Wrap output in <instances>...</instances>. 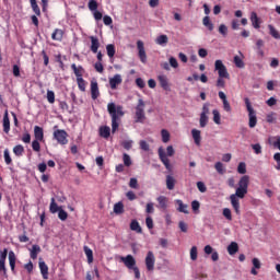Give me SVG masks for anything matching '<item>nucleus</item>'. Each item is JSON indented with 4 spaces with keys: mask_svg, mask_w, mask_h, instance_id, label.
<instances>
[{
    "mask_svg": "<svg viewBox=\"0 0 280 280\" xmlns=\"http://www.w3.org/2000/svg\"><path fill=\"white\" fill-rule=\"evenodd\" d=\"M248 183H250V177L248 175L243 176L238 182L235 194L230 196L231 205L236 215H240V199L237 198H244L248 194Z\"/></svg>",
    "mask_w": 280,
    "mask_h": 280,
    "instance_id": "nucleus-1",
    "label": "nucleus"
},
{
    "mask_svg": "<svg viewBox=\"0 0 280 280\" xmlns=\"http://www.w3.org/2000/svg\"><path fill=\"white\" fill-rule=\"evenodd\" d=\"M107 110L112 117V132H117V129L119 128V119L124 117V107L120 105H115V103H109L107 105Z\"/></svg>",
    "mask_w": 280,
    "mask_h": 280,
    "instance_id": "nucleus-2",
    "label": "nucleus"
},
{
    "mask_svg": "<svg viewBox=\"0 0 280 280\" xmlns=\"http://www.w3.org/2000/svg\"><path fill=\"white\" fill-rule=\"evenodd\" d=\"M120 260L125 264V266L129 270H133L136 279H139L140 271H139V268L135 267L137 266V261L135 260V257H132V255H128L127 257H121Z\"/></svg>",
    "mask_w": 280,
    "mask_h": 280,
    "instance_id": "nucleus-3",
    "label": "nucleus"
},
{
    "mask_svg": "<svg viewBox=\"0 0 280 280\" xmlns=\"http://www.w3.org/2000/svg\"><path fill=\"white\" fill-rule=\"evenodd\" d=\"M245 105L249 117V128H255V126H257V114L255 113V109L253 108L248 97L245 98Z\"/></svg>",
    "mask_w": 280,
    "mask_h": 280,
    "instance_id": "nucleus-4",
    "label": "nucleus"
},
{
    "mask_svg": "<svg viewBox=\"0 0 280 280\" xmlns=\"http://www.w3.org/2000/svg\"><path fill=\"white\" fill-rule=\"evenodd\" d=\"M214 70L218 71L219 78H225V80H229L231 78V74H229L226 66H224V62H222V60L220 59L215 60Z\"/></svg>",
    "mask_w": 280,
    "mask_h": 280,
    "instance_id": "nucleus-5",
    "label": "nucleus"
},
{
    "mask_svg": "<svg viewBox=\"0 0 280 280\" xmlns=\"http://www.w3.org/2000/svg\"><path fill=\"white\" fill-rule=\"evenodd\" d=\"M158 154L160 156V161H162L167 172H172V164L170 163V159L167 158V154L165 153V150L162 147L159 148Z\"/></svg>",
    "mask_w": 280,
    "mask_h": 280,
    "instance_id": "nucleus-6",
    "label": "nucleus"
},
{
    "mask_svg": "<svg viewBox=\"0 0 280 280\" xmlns=\"http://www.w3.org/2000/svg\"><path fill=\"white\" fill-rule=\"evenodd\" d=\"M155 262H156V258L154 257V253L148 252L144 264H145L147 270L149 272L154 271V264Z\"/></svg>",
    "mask_w": 280,
    "mask_h": 280,
    "instance_id": "nucleus-7",
    "label": "nucleus"
},
{
    "mask_svg": "<svg viewBox=\"0 0 280 280\" xmlns=\"http://www.w3.org/2000/svg\"><path fill=\"white\" fill-rule=\"evenodd\" d=\"M54 137L57 139L58 143L61 145H67V131L58 129L54 132Z\"/></svg>",
    "mask_w": 280,
    "mask_h": 280,
    "instance_id": "nucleus-8",
    "label": "nucleus"
},
{
    "mask_svg": "<svg viewBox=\"0 0 280 280\" xmlns=\"http://www.w3.org/2000/svg\"><path fill=\"white\" fill-rule=\"evenodd\" d=\"M39 270L44 279H49V267L43 261V258H39Z\"/></svg>",
    "mask_w": 280,
    "mask_h": 280,
    "instance_id": "nucleus-9",
    "label": "nucleus"
},
{
    "mask_svg": "<svg viewBox=\"0 0 280 280\" xmlns=\"http://www.w3.org/2000/svg\"><path fill=\"white\" fill-rule=\"evenodd\" d=\"M8 258V248H4L0 254V272L5 275V259Z\"/></svg>",
    "mask_w": 280,
    "mask_h": 280,
    "instance_id": "nucleus-10",
    "label": "nucleus"
},
{
    "mask_svg": "<svg viewBox=\"0 0 280 280\" xmlns=\"http://www.w3.org/2000/svg\"><path fill=\"white\" fill-rule=\"evenodd\" d=\"M91 95L92 100H97V97H100V88L97 86V81L91 82Z\"/></svg>",
    "mask_w": 280,
    "mask_h": 280,
    "instance_id": "nucleus-11",
    "label": "nucleus"
},
{
    "mask_svg": "<svg viewBox=\"0 0 280 280\" xmlns=\"http://www.w3.org/2000/svg\"><path fill=\"white\" fill-rule=\"evenodd\" d=\"M156 201H158V209H163V210H165V209H167V202H170V199H167V197H165V196H160V197H158L156 198Z\"/></svg>",
    "mask_w": 280,
    "mask_h": 280,
    "instance_id": "nucleus-12",
    "label": "nucleus"
},
{
    "mask_svg": "<svg viewBox=\"0 0 280 280\" xmlns=\"http://www.w3.org/2000/svg\"><path fill=\"white\" fill-rule=\"evenodd\" d=\"M158 80L160 82V86H162L164 91H170V83L167 82V77L165 74L159 75Z\"/></svg>",
    "mask_w": 280,
    "mask_h": 280,
    "instance_id": "nucleus-13",
    "label": "nucleus"
},
{
    "mask_svg": "<svg viewBox=\"0 0 280 280\" xmlns=\"http://www.w3.org/2000/svg\"><path fill=\"white\" fill-rule=\"evenodd\" d=\"M250 22L255 30H259L261 27V22L259 21V18L257 16V13L252 12L250 14Z\"/></svg>",
    "mask_w": 280,
    "mask_h": 280,
    "instance_id": "nucleus-14",
    "label": "nucleus"
},
{
    "mask_svg": "<svg viewBox=\"0 0 280 280\" xmlns=\"http://www.w3.org/2000/svg\"><path fill=\"white\" fill-rule=\"evenodd\" d=\"M90 40H91V51H93V54H97V49H100V39H97V37L95 36H90Z\"/></svg>",
    "mask_w": 280,
    "mask_h": 280,
    "instance_id": "nucleus-15",
    "label": "nucleus"
},
{
    "mask_svg": "<svg viewBox=\"0 0 280 280\" xmlns=\"http://www.w3.org/2000/svg\"><path fill=\"white\" fill-rule=\"evenodd\" d=\"M121 84V75L116 74L109 80L110 89H117V85Z\"/></svg>",
    "mask_w": 280,
    "mask_h": 280,
    "instance_id": "nucleus-16",
    "label": "nucleus"
},
{
    "mask_svg": "<svg viewBox=\"0 0 280 280\" xmlns=\"http://www.w3.org/2000/svg\"><path fill=\"white\" fill-rule=\"evenodd\" d=\"M240 252V245L236 242H232L229 246H228V253L229 255H236V253Z\"/></svg>",
    "mask_w": 280,
    "mask_h": 280,
    "instance_id": "nucleus-17",
    "label": "nucleus"
},
{
    "mask_svg": "<svg viewBox=\"0 0 280 280\" xmlns=\"http://www.w3.org/2000/svg\"><path fill=\"white\" fill-rule=\"evenodd\" d=\"M175 202L178 205L177 211H179V213H189V210H187L188 206L183 203V200L176 199Z\"/></svg>",
    "mask_w": 280,
    "mask_h": 280,
    "instance_id": "nucleus-18",
    "label": "nucleus"
},
{
    "mask_svg": "<svg viewBox=\"0 0 280 280\" xmlns=\"http://www.w3.org/2000/svg\"><path fill=\"white\" fill-rule=\"evenodd\" d=\"M155 43L156 45H161V47H165V45L170 43V38L167 37V35H160L156 37Z\"/></svg>",
    "mask_w": 280,
    "mask_h": 280,
    "instance_id": "nucleus-19",
    "label": "nucleus"
},
{
    "mask_svg": "<svg viewBox=\"0 0 280 280\" xmlns=\"http://www.w3.org/2000/svg\"><path fill=\"white\" fill-rule=\"evenodd\" d=\"M191 136H192V139H194L196 145H200V141H202V137L200 136V130L192 129Z\"/></svg>",
    "mask_w": 280,
    "mask_h": 280,
    "instance_id": "nucleus-20",
    "label": "nucleus"
},
{
    "mask_svg": "<svg viewBox=\"0 0 280 280\" xmlns=\"http://www.w3.org/2000/svg\"><path fill=\"white\" fill-rule=\"evenodd\" d=\"M34 137L36 141H43L45 135L43 133V128L35 126L34 128Z\"/></svg>",
    "mask_w": 280,
    "mask_h": 280,
    "instance_id": "nucleus-21",
    "label": "nucleus"
},
{
    "mask_svg": "<svg viewBox=\"0 0 280 280\" xmlns=\"http://www.w3.org/2000/svg\"><path fill=\"white\" fill-rule=\"evenodd\" d=\"M176 186V179L172 175L166 176V188L172 191L174 187Z\"/></svg>",
    "mask_w": 280,
    "mask_h": 280,
    "instance_id": "nucleus-22",
    "label": "nucleus"
},
{
    "mask_svg": "<svg viewBox=\"0 0 280 280\" xmlns=\"http://www.w3.org/2000/svg\"><path fill=\"white\" fill-rule=\"evenodd\" d=\"M3 132H5V135L10 132V117H8V112H5L3 116Z\"/></svg>",
    "mask_w": 280,
    "mask_h": 280,
    "instance_id": "nucleus-23",
    "label": "nucleus"
},
{
    "mask_svg": "<svg viewBox=\"0 0 280 280\" xmlns=\"http://www.w3.org/2000/svg\"><path fill=\"white\" fill-rule=\"evenodd\" d=\"M100 135L103 137V139H108L110 137V127L103 126L100 128Z\"/></svg>",
    "mask_w": 280,
    "mask_h": 280,
    "instance_id": "nucleus-24",
    "label": "nucleus"
},
{
    "mask_svg": "<svg viewBox=\"0 0 280 280\" xmlns=\"http://www.w3.org/2000/svg\"><path fill=\"white\" fill-rule=\"evenodd\" d=\"M62 36H65V32L60 28H56L51 35L52 40H62Z\"/></svg>",
    "mask_w": 280,
    "mask_h": 280,
    "instance_id": "nucleus-25",
    "label": "nucleus"
},
{
    "mask_svg": "<svg viewBox=\"0 0 280 280\" xmlns=\"http://www.w3.org/2000/svg\"><path fill=\"white\" fill-rule=\"evenodd\" d=\"M202 24L205 25V27H207V30H209V32H213L214 26L211 23V18H209V15L202 19Z\"/></svg>",
    "mask_w": 280,
    "mask_h": 280,
    "instance_id": "nucleus-26",
    "label": "nucleus"
},
{
    "mask_svg": "<svg viewBox=\"0 0 280 280\" xmlns=\"http://www.w3.org/2000/svg\"><path fill=\"white\" fill-rule=\"evenodd\" d=\"M268 30H269V34H270V36H272V38H276L277 40L280 39L279 31H277V28H275L273 25L269 24Z\"/></svg>",
    "mask_w": 280,
    "mask_h": 280,
    "instance_id": "nucleus-27",
    "label": "nucleus"
},
{
    "mask_svg": "<svg viewBox=\"0 0 280 280\" xmlns=\"http://www.w3.org/2000/svg\"><path fill=\"white\" fill-rule=\"evenodd\" d=\"M9 264H10L11 270H14L16 266V255H14V252H9Z\"/></svg>",
    "mask_w": 280,
    "mask_h": 280,
    "instance_id": "nucleus-28",
    "label": "nucleus"
},
{
    "mask_svg": "<svg viewBox=\"0 0 280 280\" xmlns=\"http://www.w3.org/2000/svg\"><path fill=\"white\" fill-rule=\"evenodd\" d=\"M83 250L88 257V264H93V250L89 246H84Z\"/></svg>",
    "mask_w": 280,
    "mask_h": 280,
    "instance_id": "nucleus-29",
    "label": "nucleus"
},
{
    "mask_svg": "<svg viewBox=\"0 0 280 280\" xmlns=\"http://www.w3.org/2000/svg\"><path fill=\"white\" fill-rule=\"evenodd\" d=\"M114 213H116V215L124 213V203L121 201L114 205Z\"/></svg>",
    "mask_w": 280,
    "mask_h": 280,
    "instance_id": "nucleus-30",
    "label": "nucleus"
},
{
    "mask_svg": "<svg viewBox=\"0 0 280 280\" xmlns=\"http://www.w3.org/2000/svg\"><path fill=\"white\" fill-rule=\"evenodd\" d=\"M207 124H209V116H207L205 114H200V119H199L200 128H206Z\"/></svg>",
    "mask_w": 280,
    "mask_h": 280,
    "instance_id": "nucleus-31",
    "label": "nucleus"
},
{
    "mask_svg": "<svg viewBox=\"0 0 280 280\" xmlns=\"http://www.w3.org/2000/svg\"><path fill=\"white\" fill-rule=\"evenodd\" d=\"M38 253H40V246L33 245L32 250H31V258L36 259L38 257Z\"/></svg>",
    "mask_w": 280,
    "mask_h": 280,
    "instance_id": "nucleus-32",
    "label": "nucleus"
},
{
    "mask_svg": "<svg viewBox=\"0 0 280 280\" xmlns=\"http://www.w3.org/2000/svg\"><path fill=\"white\" fill-rule=\"evenodd\" d=\"M50 213H58V211L61 209L60 207H58V203H56V199L51 198V202H50Z\"/></svg>",
    "mask_w": 280,
    "mask_h": 280,
    "instance_id": "nucleus-33",
    "label": "nucleus"
},
{
    "mask_svg": "<svg viewBox=\"0 0 280 280\" xmlns=\"http://www.w3.org/2000/svg\"><path fill=\"white\" fill-rule=\"evenodd\" d=\"M212 115H213V121L214 124H217V126H220V124H222L221 121V116H220V112L218 109H213L212 110Z\"/></svg>",
    "mask_w": 280,
    "mask_h": 280,
    "instance_id": "nucleus-34",
    "label": "nucleus"
},
{
    "mask_svg": "<svg viewBox=\"0 0 280 280\" xmlns=\"http://www.w3.org/2000/svg\"><path fill=\"white\" fill-rule=\"evenodd\" d=\"M71 69L74 71L77 80H79V78H82V67L78 68V66H75V63H72Z\"/></svg>",
    "mask_w": 280,
    "mask_h": 280,
    "instance_id": "nucleus-35",
    "label": "nucleus"
},
{
    "mask_svg": "<svg viewBox=\"0 0 280 280\" xmlns=\"http://www.w3.org/2000/svg\"><path fill=\"white\" fill-rule=\"evenodd\" d=\"M234 65L237 69H244V60L240 56H234Z\"/></svg>",
    "mask_w": 280,
    "mask_h": 280,
    "instance_id": "nucleus-36",
    "label": "nucleus"
},
{
    "mask_svg": "<svg viewBox=\"0 0 280 280\" xmlns=\"http://www.w3.org/2000/svg\"><path fill=\"white\" fill-rule=\"evenodd\" d=\"M131 231H136L137 233H141V226L137 220L131 221L130 223Z\"/></svg>",
    "mask_w": 280,
    "mask_h": 280,
    "instance_id": "nucleus-37",
    "label": "nucleus"
},
{
    "mask_svg": "<svg viewBox=\"0 0 280 280\" xmlns=\"http://www.w3.org/2000/svg\"><path fill=\"white\" fill-rule=\"evenodd\" d=\"M106 51H107V56H108L109 58H113V57L115 56V45L108 44V45L106 46Z\"/></svg>",
    "mask_w": 280,
    "mask_h": 280,
    "instance_id": "nucleus-38",
    "label": "nucleus"
},
{
    "mask_svg": "<svg viewBox=\"0 0 280 280\" xmlns=\"http://www.w3.org/2000/svg\"><path fill=\"white\" fill-rule=\"evenodd\" d=\"M122 161L126 167H130V165H132V160L130 159V155H128V153H124Z\"/></svg>",
    "mask_w": 280,
    "mask_h": 280,
    "instance_id": "nucleus-39",
    "label": "nucleus"
},
{
    "mask_svg": "<svg viewBox=\"0 0 280 280\" xmlns=\"http://www.w3.org/2000/svg\"><path fill=\"white\" fill-rule=\"evenodd\" d=\"M190 259L192 261H196V259H198V247L197 246H192L190 248Z\"/></svg>",
    "mask_w": 280,
    "mask_h": 280,
    "instance_id": "nucleus-40",
    "label": "nucleus"
},
{
    "mask_svg": "<svg viewBox=\"0 0 280 280\" xmlns=\"http://www.w3.org/2000/svg\"><path fill=\"white\" fill-rule=\"evenodd\" d=\"M219 33L222 35L223 38H226L229 34V27H226L224 24H221L219 26Z\"/></svg>",
    "mask_w": 280,
    "mask_h": 280,
    "instance_id": "nucleus-41",
    "label": "nucleus"
},
{
    "mask_svg": "<svg viewBox=\"0 0 280 280\" xmlns=\"http://www.w3.org/2000/svg\"><path fill=\"white\" fill-rule=\"evenodd\" d=\"M13 152L16 156H21V154H23V152H25V149L23 148V145L18 144L13 148Z\"/></svg>",
    "mask_w": 280,
    "mask_h": 280,
    "instance_id": "nucleus-42",
    "label": "nucleus"
},
{
    "mask_svg": "<svg viewBox=\"0 0 280 280\" xmlns=\"http://www.w3.org/2000/svg\"><path fill=\"white\" fill-rule=\"evenodd\" d=\"M77 82L80 91H83V92L86 91V82L84 81L83 78L77 79Z\"/></svg>",
    "mask_w": 280,
    "mask_h": 280,
    "instance_id": "nucleus-43",
    "label": "nucleus"
},
{
    "mask_svg": "<svg viewBox=\"0 0 280 280\" xmlns=\"http://www.w3.org/2000/svg\"><path fill=\"white\" fill-rule=\"evenodd\" d=\"M161 135L163 143H167L170 141V131L162 129Z\"/></svg>",
    "mask_w": 280,
    "mask_h": 280,
    "instance_id": "nucleus-44",
    "label": "nucleus"
},
{
    "mask_svg": "<svg viewBox=\"0 0 280 280\" xmlns=\"http://www.w3.org/2000/svg\"><path fill=\"white\" fill-rule=\"evenodd\" d=\"M214 170H217L218 174H224V164H222V162H217L214 164Z\"/></svg>",
    "mask_w": 280,
    "mask_h": 280,
    "instance_id": "nucleus-45",
    "label": "nucleus"
},
{
    "mask_svg": "<svg viewBox=\"0 0 280 280\" xmlns=\"http://www.w3.org/2000/svg\"><path fill=\"white\" fill-rule=\"evenodd\" d=\"M145 225L148 229L152 230L154 229V220L152 219L151 215H148L145 219Z\"/></svg>",
    "mask_w": 280,
    "mask_h": 280,
    "instance_id": "nucleus-46",
    "label": "nucleus"
},
{
    "mask_svg": "<svg viewBox=\"0 0 280 280\" xmlns=\"http://www.w3.org/2000/svg\"><path fill=\"white\" fill-rule=\"evenodd\" d=\"M224 77H219L217 80L218 89H224L226 86V82L224 81Z\"/></svg>",
    "mask_w": 280,
    "mask_h": 280,
    "instance_id": "nucleus-47",
    "label": "nucleus"
},
{
    "mask_svg": "<svg viewBox=\"0 0 280 280\" xmlns=\"http://www.w3.org/2000/svg\"><path fill=\"white\" fill-rule=\"evenodd\" d=\"M129 187L131 189H139V182L137 180V178H135V177L130 178Z\"/></svg>",
    "mask_w": 280,
    "mask_h": 280,
    "instance_id": "nucleus-48",
    "label": "nucleus"
},
{
    "mask_svg": "<svg viewBox=\"0 0 280 280\" xmlns=\"http://www.w3.org/2000/svg\"><path fill=\"white\" fill-rule=\"evenodd\" d=\"M47 101L49 102V104H54V102H56V94L54 93V91L47 92Z\"/></svg>",
    "mask_w": 280,
    "mask_h": 280,
    "instance_id": "nucleus-49",
    "label": "nucleus"
},
{
    "mask_svg": "<svg viewBox=\"0 0 280 280\" xmlns=\"http://www.w3.org/2000/svg\"><path fill=\"white\" fill-rule=\"evenodd\" d=\"M191 209L195 213H198L200 211V201L194 200L191 202Z\"/></svg>",
    "mask_w": 280,
    "mask_h": 280,
    "instance_id": "nucleus-50",
    "label": "nucleus"
},
{
    "mask_svg": "<svg viewBox=\"0 0 280 280\" xmlns=\"http://www.w3.org/2000/svg\"><path fill=\"white\" fill-rule=\"evenodd\" d=\"M58 218H59V220H62V222H65V220H67V218H69V214L67 213V211L60 209L58 212Z\"/></svg>",
    "mask_w": 280,
    "mask_h": 280,
    "instance_id": "nucleus-51",
    "label": "nucleus"
},
{
    "mask_svg": "<svg viewBox=\"0 0 280 280\" xmlns=\"http://www.w3.org/2000/svg\"><path fill=\"white\" fill-rule=\"evenodd\" d=\"M89 10H91V12L97 11V1L90 0V2H89Z\"/></svg>",
    "mask_w": 280,
    "mask_h": 280,
    "instance_id": "nucleus-52",
    "label": "nucleus"
},
{
    "mask_svg": "<svg viewBox=\"0 0 280 280\" xmlns=\"http://www.w3.org/2000/svg\"><path fill=\"white\" fill-rule=\"evenodd\" d=\"M136 116H137V121H141V100L138 101Z\"/></svg>",
    "mask_w": 280,
    "mask_h": 280,
    "instance_id": "nucleus-53",
    "label": "nucleus"
},
{
    "mask_svg": "<svg viewBox=\"0 0 280 280\" xmlns=\"http://www.w3.org/2000/svg\"><path fill=\"white\" fill-rule=\"evenodd\" d=\"M238 174H246V163L241 162L237 166Z\"/></svg>",
    "mask_w": 280,
    "mask_h": 280,
    "instance_id": "nucleus-54",
    "label": "nucleus"
},
{
    "mask_svg": "<svg viewBox=\"0 0 280 280\" xmlns=\"http://www.w3.org/2000/svg\"><path fill=\"white\" fill-rule=\"evenodd\" d=\"M40 140H34L32 142V148L34 150V152H40V142H38Z\"/></svg>",
    "mask_w": 280,
    "mask_h": 280,
    "instance_id": "nucleus-55",
    "label": "nucleus"
},
{
    "mask_svg": "<svg viewBox=\"0 0 280 280\" xmlns=\"http://www.w3.org/2000/svg\"><path fill=\"white\" fill-rule=\"evenodd\" d=\"M223 215L226 220H233V215L231 214V209L229 208L223 209Z\"/></svg>",
    "mask_w": 280,
    "mask_h": 280,
    "instance_id": "nucleus-56",
    "label": "nucleus"
},
{
    "mask_svg": "<svg viewBox=\"0 0 280 280\" xmlns=\"http://www.w3.org/2000/svg\"><path fill=\"white\" fill-rule=\"evenodd\" d=\"M197 188L199 191H201V194H205V191H207V186L202 182L197 183Z\"/></svg>",
    "mask_w": 280,
    "mask_h": 280,
    "instance_id": "nucleus-57",
    "label": "nucleus"
},
{
    "mask_svg": "<svg viewBox=\"0 0 280 280\" xmlns=\"http://www.w3.org/2000/svg\"><path fill=\"white\" fill-rule=\"evenodd\" d=\"M145 213H154V203L153 202L147 203Z\"/></svg>",
    "mask_w": 280,
    "mask_h": 280,
    "instance_id": "nucleus-58",
    "label": "nucleus"
},
{
    "mask_svg": "<svg viewBox=\"0 0 280 280\" xmlns=\"http://www.w3.org/2000/svg\"><path fill=\"white\" fill-rule=\"evenodd\" d=\"M126 198H128L129 200H137V195L135 194V191L129 190L126 192Z\"/></svg>",
    "mask_w": 280,
    "mask_h": 280,
    "instance_id": "nucleus-59",
    "label": "nucleus"
},
{
    "mask_svg": "<svg viewBox=\"0 0 280 280\" xmlns=\"http://www.w3.org/2000/svg\"><path fill=\"white\" fill-rule=\"evenodd\" d=\"M178 226L182 233H187V230H188L187 223H185L184 221H179Z\"/></svg>",
    "mask_w": 280,
    "mask_h": 280,
    "instance_id": "nucleus-60",
    "label": "nucleus"
},
{
    "mask_svg": "<svg viewBox=\"0 0 280 280\" xmlns=\"http://www.w3.org/2000/svg\"><path fill=\"white\" fill-rule=\"evenodd\" d=\"M252 264L256 270H259V268H261V261H259L258 258H253Z\"/></svg>",
    "mask_w": 280,
    "mask_h": 280,
    "instance_id": "nucleus-61",
    "label": "nucleus"
},
{
    "mask_svg": "<svg viewBox=\"0 0 280 280\" xmlns=\"http://www.w3.org/2000/svg\"><path fill=\"white\" fill-rule=\"evenodd\" d=\"M252 148L255 151V154H261V144L259 143L252 144Z\"/></svg>",
    "mask_w": 280,
    "mask_h": 280,
    "instance_id": "nucleus-62",
    "label": "nucleus"
},
{
    "mask_svg": "<svg viewBox=\"0 0 280 280\" xmlns=\"http://www.w3.org/2000/svg\"><path fill=\"white\" fill-rule=\"evenodd\" d=\"M170 65H171V67H173V69H178V60H176V58L171 57Z\"/></svg>",
    "mask_w": 280,
    "mask_h": 280,
    "instance_id": "nucleus-63",
    "label": "nucleus"
},
{
    "mask_svg": "<svg viewBox=\"0 0 280 280\" xmlns=\"http://www.w3.org/2000/svg\"><path fill=\"white\" fill-rule=\"evenodd\" d=\"M103 23H104V25H113V19L108 15H105L103 18Z\"/></svg>",
    "mask_w": 280,
    "mask_h": 280,
    "instance_id": "nucleus-64",
    "label": "nucleus"
}]
</instances>
